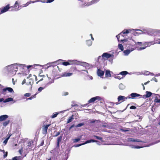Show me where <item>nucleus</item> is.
Returning <instances> with one entry per match:
<instances>
[{
	"mask_svg": "<svg viewBox=\"0 0 160 160\" xmlns=\"http://www.w3.org/2000/svg\"><path fill=\"white\" fill-rule=\"evenodd\" d=\"M26 66L25 64L18 63L13 64L4 67L2 70L3 73H7L10 75H15L18 69V67H23Z\"/></svg>",
	"mask_w": 160,
	"mask_h": 160,
	"instance_id": "obj_1",
	"label": "nucleus"
},
{
	"mask_svg": "<svg viewBox=\"0 0 160 160\" xmlns=\"http://www.w3.org/2000/svg\"><path fill=\"white\" fill-rule=\"evenodd\" d=\"M130 96H131V97H130L129 96L128 97V98H132V99H134V98H136V97H142V96L140 95L139 94H138V93H137L135 92H133L131 93Z\"/></svg>",
	"mask_w": 160,
	"mask_h": 160,
	"instance_id": "obj_2",
	"label": "nucleus"
},
{
	"mask_svg": "<svg viewBox=\"0 0 160 160\" xmlns=\"http://www.w3.org/2000/svg\"><path fill=\"white\" fill-rule=\"evenodd\" d=\"M11 7H10L9 4L7 5L6 6L1 9L0 14L6 12Z\"/></svg>",
	"mask_w": 160,
	"mask_h": 160,
	"instance_id": "obj_3",
	"label": "nucleus"
},
{
	"mask_svg": "<svg viewBox=\"0 0 160 160\" xmlns=\"http://www.w3.org/2000/svg\"><path fill=\"white\" fill-rule=\"evenodd\" d=\"M50 124L46 125H43L42 127V132L43 134H46L47 133V130Z\"/></svg>",
	"mask_w": 160,
	"mask_h": 160,
	"instance_id": "obj_4",
	"label": "nucleus"
},
{
	"mask_svg": "<svg viewBox=\"0 0 160 160\" xmlns=\"http://www.w3.org/2000/svg\"><path fill=\"white\" fill-rule=\"evenodd\" d=\"M101 100V98L99 96H96L91 98L88 101L89 103L93 102H94L96 100Z\"/></svg>",
	"mask_w": 160,
	"mask_h": 160,
	"instance_id": "obj_5",
	"label": "nucleus"
},
{
	"mask_svg": "<svg viewBox=\"0 0 160 160\" xmlns=\"http://www.w3.org/2000/svg\"><path fill=\"white\" fill-rule=\"evenodd\" d=\"M79 65L84 67L86 69H88L90 68V65L85 62H80Z\"/></svg>",
	"mask_w": 160,
	"mask_h": 160,
	"instance_id": "obj_6",
	"label": "nucleus"
},
{
	"mask_svg": "<svg viewBox=\"0 0 160 160\" xmlns=\"http://www.w3.org/2000/svg\"><path fill=\"white\" fill-rule=\"evenodd\" d=\"M68 61L69 62V65L72 64H74L75 65H79L80 64V61H78L77 60H68Z\"/></svg>",
	"mask_w": 160,
	"mask_h": 160,
	"instance_id": "obj_7",
	"label": "nucleus"
},
{
	"mask_svg": "<svg viewBox=\"0 0 160 160\" xmlns=\"http://www.w3.org/2000/svg\"><path fill=\"white\" fill-rule=\"evenodd\" d=\"M102 56L103 58H105L107 59H108L111 57H113L114 55L107 52H104L103 53Z\"/></svg>",
	"mask_w": 160,
	"mask_h": 160,
	"instance_id": "obj_8",
	"label": "nucleus"
},
{
	"mask_svg": "<svg viewBox=\"0 0 160 160\" xmlns=\"http://www.w3.org/2000/svg\"><path fill=\"white\" fill-rule=\"evenodd\" d=\"M156 32L155 29L148 28L147 34L149 35H152Z\"/></svg>",
	"mask_w": 160,
	"mask_h": 160,
	"instance_id": "obj_9",
	"label": "nucleus"
},
{
	"mask_svg": "<svg viewBox=\"0 0 160 160\" xmlns=\"http://www.w3.org/2000/svg\"><path fill=\"white\" fill-rule=\"evenodd\" d=\"M126 140L128 142H141L142 141L139 139H135L133 138H127Z\"/></svg>",
	"mask_w": 160,
	"mask_h": 160,
	"instance_id": "obj_10",
	"label": "nucleus"
},
{
	"mask_svg": "<svg viewBox=\"0 0 160 160\" xmlns=\"http://www.w3.org/2000/svg\"><path fill=\"white\" fill-rule=\"evenodd\" d=\"M104 72L101 70L100 69H98L97 72V74L98 76L101 77L103 76L104 74Z\"/></svg>",
	"mask_w": 160,
	"mask_h": 160,
	"instance_id": "obj_11",
	"label": "nucleus"
},
{
	"mask_svg": "<svg viewBox=\"0 0 160 160\" xmlns=\"http://www.w3.org/2000/svg\"><path fill=\"white\" fill-rule=\"evenodd\" d=\"M134 50V49L133 48H131L130 49H128L127 50H124L123 51V53H124V55L125 56H128L130 53V52L133 51Z\"/></svg>",
	"mask_w": 160,
	"mask_h": 160,
	"instance_id": "obj_12",
	"label": "nucleus"
},
{
	"mask_svg": "<svg viewBox=\"0 0 160 160\" xmlns=\"http://www.w3.org/2000/svg\"><path fill=\"white\" fill-rule=\"evenodd\" d=\"M8 117L7 115H3L0 116V122H2L6 120Z\"/></svg>",
	"mask_w": 160,
	"mask_h": 160,
	"instance_id": "obj_13",
	"label": "nucleus"
},
{
	"mask_svg": "<svg viewBox=\"0 0 160 160\" xmlns=\"http://www.w3.org/2000/svg\"><path fill=\"white\" fill-rule=\"evenodd\" d=\"M146 94L142 96L143 98H148L150 97L152 94L151 92L149 91H146Z\"/></svg>",
	"mask_w": 160,
	"mask_h": 160,
	"instance_id": "obj_14",
	"label": "nucleus"
},
{
	"mask_svg": "<svg viewBox=\"0 0 160 160\" xmlns=\"http://www.w3.org/2000/svg\"><path fill=\"white\" fill-rule=\"evenodd\" d=\"M7 90L10 92H14V91L12 88L10 87L2 89V91L3 92H5Z\"/></svg>",
	"mask_w": 160,
	"mask_h": 160,
	"instance_id": "obj_15",
	"label": "nucleus"
},
{
	"mask_svg": "<svg viewBox=\"0 0 160 160\" xmlns=\"http://www.w3.org/2000/svg\"><path fill=\"white\" fill-rule=\"evenodd\" d=\"M99 0H93L90 2H88L87 4L85 5V6H88L92 4L97 3L99 1Z\"/></svg>",
	"mask_w": 160,
	"mask_h": 160,
	"instance_id": "obj_16",
	"label": "nucleus"
},
{
	"mask_svg": "<svg viewBox=\"0 0 160 160\" xmlns=\"http://www.w3.org/2000/svg\"><path fill=\"white\" fill-rule=\"evenodd\" d=\"M128 98V97H126L124 96L120 95L118 97V101L119 102L121 101L127 99Z\"/></svg>",
	"mask_w": 160,
	"mask_h": 160,
	"instance_id": "obj_17",
	"label": "nucleus"
},
{
	"mask_svg": "<svg viewBox=\"0 0 160 160\" xmlns=\"http://www.w3.org/2000/svg\"><path fill=\"white\" fill-rule=\"evenodd\" d=\"M132 30L135 31V29H129L127 30H123L121 32V33H122L123 34H127L129 33V32H131Z\"/></svg>",
	"mask_w": 160,
	"mask_h": 160,
	"instance_id": "obj_18",
	"label": "nucleus"
},
{
	"mask_svg": "<svg viewBox=\"0 0 160 160\" xmlns=\"http://www.w3.org/2000/svg\"><path fill=\"white\" fill-rule=\"evenodd\" d=\"M33 81L31 78L29 79L28 82H27L26 84L28 85H30L31 86V88H32V85L33 84Z\"/></svg>",
	"mask_w": 160,
	"mask_h": 160,
	"instance_id": "obj_19",
	"label": "nucleus"
},
{
	"mask_svg": "<svg viewBox=\"0 0 160 160\" xmlns=\"http://www.w3.org/2000/svg\"><path fill=\"white\" fill-rule=\"evenodd\" d=\"M131 129L129 128H123L120 129V131L122 132H126L130 131Z\"/></svg>",
	"mask_w": 160,
	"mask_h": 160,
	"instance_id": "obj_20",
	"label": "nucleus"
},
{
	"mask_svg": "<svg viewBox=\"0 0 160 160\" xmlns=\"http://www.w3.org/2000/svg\"><path fill=\"white\" fill-rule=\"evenodd\" d=\"M98 142L96 140H93V139H90V140H88L87 141H85L84 143H83V144H84V145L86 144L91 143L92 142Z\"/></svg>",
	"mask_w": 160,
	"mask_h": 160,
	"instance_id": "obj_21",
	"label": "nucleus"
},
{
	"mask_svg": "<svg viewBox=\"0 0 160 160\" xmlns=\"http://www.w3.org/2000/svg\"><path fill=\"white\" fill-rule=\"evenodd\" d=\"M154 44V42H145L144 43V45L146 46V47L150 46L151 45H153Z\"/></svg>",
	"mask_w": 160,
	"mask_h": 160,
	"instance_id": "obj_22",
	"label": "nucleus"
},
{
	"mask_svg": "<svg viewBox=\"0 0 160 160\" xmlns=\"http://www.w3.org/2000/svg\"><path fill=\"white\" fill-rule=\"evenodd\" d=\"M13 101V98H8L6 99L4 101H3V102L6 103Z\"/></svg>",
	"mask_w": 160,
	"mask_h": 160,
	"instance_id": "obj_23",
	"label": "nucleus"
},
{
	"mask_svg": "<svg viewBox=\"0 0 160 160\" xmlns=\"http://www.w3.org/2000/svg\"><path fill=\"white\" fill-rule=\"evenodd\" d=\"M118 87L120 90H123L125 88V86L122 83H121L119 85Z\"/></svg>",
	"mask_w": 160,
	"mask_h": 160,
	"instance_id": "obj_24",
	"label": "nucleus"
},
{
	"mask_svg": "<svg viewBox=\"0 0 160 160\" xmlns=\"http://www.w3.org/2000/svg\"><path fill=\"white\" fill-rule=\"evenodd\" d=\"M72 74V73L65 72L63 74L62 76L63 77H69L71 76Z\"/></svg>",
	"mask_w": 160,
	"mask_h": 160,
	"instance_id": "obj_25",
	"label": "nucleus"
},
{
	"mask_svg": "<svg viewBox=\"0 0 160 160\" xmlns=\"http://www.w3.org/2000/svg\"><path fill=\"white\" fill-rule=\"evenodd\" d=\"M86 42L87 45L89 47L91 46L92 44V42L90 40H86Z\"/></svg>",
	"mask_w": 160,
	"mask_h": 160,
	"instance_id": "obj_26",
	"label": "nucleus"
},
{
	"mask_svg": "<svg viewBox=\"0 0 160 160\" xmlns=\"http://www.w3.org/2000/svg\"><path fill=\"white\" fill-rule=\"evenodd\" d=\"M105 75L106 76L110 77L111 74H110V71L109 70H106L105 72Z\"/></svg>",
	"mask_w": 160,
	"mask_h": 160,
	"instance_id": "obj_27",
	"label": "nucleus"
},
{
	"mask_svg": "<svg viewBox=\"0 0 160 160\" xmlns=\"http://www.w3.org/2000/svg\"><path fill=\"white\" fill-rule=\"evenodd\" d=\"M129 74V73L126 71H123L120 72L119 74L122 76H125L126 75Z\"/></svg>",
	"mask_w": 160,
	"mask_h": 160,
	"instance_id": "obj_28",
	"label": "nucleus"
},
{
	"mask_svg": "<svg viewBox=\"0 0 160 160\" xmlns=\"http://www.w3.org/2000/svg\"><path fill=\"white\" fill-rule=\"evenodd\" d=\"M73 115H72L71 116L69 117L68 119V120L67 121V123H69L71 122L72 120L73 119Z\"/></svg>",
	"mask_w": 160,
	"mask_h": 160,
	"instance_id": "obj_29",
	"label": "nucleus"
},
{
	"mask_svg": "<svg viewBox=\"0 0 160 160\" xmlns=\"http://www.w3.org/2000/svg\"><path fill=\"white\" fill-rule=\"evenodd\" d=\"M10 122V120L5 121L3 123V125L4 127H6L9 123Z\"/></svg>",
	"mask_w": 160,
	"mask_h": 160,
	"instance_id": "obj_30",
	"label": "nucleus"
},
{
	"mask_svg": "<svg viewBox=\"0 0 160 160\" xmlns=\"http://www.w3.org/2000/svg\"><path fill=\"white\" fill-rule=\"evenodd\" d=\"M135 31H140L141 32L139 33L140 34H146L147 33V32H143L142 30L139 29H135Z\"/></svg>",
	"mask_w": 160,
	"mask_h": 160,
	"instance_id": "obj_31",
	"label": "nucleus"
},
{
	"mask_svg": "<svg viewBox=\"0 0 160 160\" xmlns=\"http://www.w3.org/2000/svg\"><path fill=\"white\" fill-rule=\"evenodd\" d=\"M82 136H80V138H75L74 139H73V141L74 142H78L79 141L81 138Z\"/></svg>",
	"mask_w": 160,
	"mask_h": 160,
	"instance_id": "obj_32",
	"label": "nucleus"
},
{
	"mask_svg": "<svg viewBox=\"0 0 160 160\" xmlns=\"http://www.w3.org/2000/svg\"><path fill=\"white\" fill-rule=\"evenodd\" d=\"M118 48L121 51H122L123 50V47L122 44H119L118 45Z\"/></svg>",
	"mask_w": 160,
	"mask_h": 160,
	"instance_id": "obj_33",
	"label": "nucleus"
},
{
	"mask_svg": "<svg viewBox=\"0 0 160 160\" xmlns=\"http://www.w3.org/2000/svg\"><path fill=\"white\" fill-rule=\"evenodd\" d=\"M84 125V122H82L77 124L75 126V127L76 128L80 127Z\"/></svg>",
	"mask_w": 160,
	"mask_h": 160,
	"instance_id": "obj_34",
	"label": "nucleus"
},
{
	"mask_svg": "<svg viewBox=\"0 0 160 160\" xmlns=\"http://www.w3.org/2000/svg\"><path fill=\"white\" fill-rule=\"evenodd\" d=\"M120 75L119 74L117 75V76H115L114 77V78L116 79H121L123 78V77H121L119 75Z\"/></svg>",
	"mask_w": 160,
	"mask_h": 160,
	"instance_id": "obj_35",
	"label": "nucleus"
},
{
	"mask_svg": "<svg viewBox=\"0 0 160 160\" xmlns=\"http://www.w3.org/2000/svg\"><path fill=\"white\" fill-rule=\"evenodd\" d=\"M62 64L63 65L65 66H67V65H69V62L68 61L67 62H64L62 63Z\"/></svg>",
	"mask_w": 160,
	"mask_h": 160,
	"instance_id": "obj_36",
	"label": "nucleus"
},
{
	"mask_svg": "<svg viewBox=\"0 0 160 160\" xmlns=\"http://www.w3.org/2000/svg\"><path fill=\"white\" fill-rule=\"evenodd\" d=\"M58 113L56 112L55 113H53V114L51 116V118H56L57 116L58 115Z\"/></svg>",
	"mask_w": 160,
	"mask_h": 160,
	"instance_id": "obj_37",
	"label": "nucleus"
},
{
	"mask_svg": "<svg viewBox=\"0 0 160 160\" xmlns=\"http://www.w3.org/2000/svg\"><path fill=\"white\" fill-rule=\"evenodd\" d=\"M62 134L61 136H60L59 137H58V138L57 141L58 142H60L61 141L62 138Z\"/></svg>",
	"mask_w": 160,
	"mask_h": 160,
	"instance_id": "obj_38",
	"label": "nucleus"
},
{
	"mask_svg": "<svg viewBox=\"0 0 160 160\" xmlns=\"http://www.w3.org/2000/svg\"><path fill=\"white\" fill-rule=\"evenodd\" d=\"M142 74L146 75H148L150 74V72L147 71H145L144 72L142 73Z\"/></svg>",
	"mask_w": 160,
	"mask_h": 160,
	"instance_id": "obj_39",
	"label": "nucleus"
},
{
	"mask_svg": "<svg viewBox=\"0 0 160 160\" xmlns=\"http://www.w3.org/2000/svg\"><path fill=\"white\" fill-rule=\"evenodd\" d=\"M94 137L102 141V138L101 137H100L94 135Z\"/></svg>",
	"mask_w": 160,
	"mask_h": 160,
	"instance_id": "obj_40",
	"label": "nucleus"
},
{
	"mask_svg": "<svg viewBox=\"0 0 160 160\" xmlns=\"http://www.w3.org/2000/svg\"><path fill=\"white\" fill-rule=\"evenodd\" d=\"M20 158V157L16 156L13 158L12 159V160H19Z\"/></svg>",
	"mask_w": 160,
	"mask_h": 160,
	"instance_id": "obj_41",
	"label": "nucleus"
},
{
	"mask_svg": "<svg viewBox=\"0 0 160 160\" xmlns=\"http://www.w3.org/2000/svg\"><path fill=\"white\" fill-rule=\"evenodd\" d=\"M44 88V87H39L38 89V91L39 92H41L42 90H43Z\"/></svg>",
	"mask_w": 160,
	"mask_h": 160,
	"instance_id": "obj_42",
	"label": "nucleus"
},
{
	"mask_svg": "<svg viewBox=\"0 0 160 160\" xmlns=\"http://www.w3.org/2000/svg\"><path fill=\"white\" fill-rule=\"evenodd\" d=\"M89 123H94L96 122H98V120H93L92 121H89Z\"/></svg>",
	"mask_w": 160,
	"mask_h": 160,
	"instance_id": "obj_43",
	"label": "nucleus"
},
{
	"mask_svg": "<svg viewBox=\"0 0 160 160\" xmlns=\"http://www.w3.org/2000/svg\"><path fill=\"white\" fill-rule=\"evenodd\" d=\"M84 145L83 143H81V144H77L76 145H74V146L75 147H79V146H80L82 145Z\"/></svg>",
	"mask_w": 160,
	"mask_h": 160,
	"instance_id": "obj_44",
	"label": "nucleus"
},
{
	"mask_svg": "<svg viewBox=\"0 0 160 160\" xmlns=\"http://www.w3.org/2000/svg\"><path fill=\"white\" fill-rule=\"evenodd\" d=\"M31 95V94L30 93H27L24 94V96L25 97H29Z\"/></svg>",
	"mask_w": 160,
	"mask_h": 160,
	"instance_id": "obj_45",
	"label": "nucleus"
},
{
	"mask_svg": "<svg viewBox=\"0 0 160 160\" xmlns=\"http://www.w3.org/2000/svg\"><path fill=\"white\" fill-rule=\"evenodd\" d=\"M142 30H142L143 31V32H147H147H148V28H141Z\"/></svg>",
	"mask_w": 160,
	"mask_h": 160,
	"instance_id": "obj_46",
	"label": "nucleus"
},
{
	"mask_svg": "<svg viewBox=\"0 0 160 160\" xmlns=\"http://www.w3.org/2000/svg\"><path fill=\"white\" fill-rule=\"evenodd\" d=\"M56 132V134L53 135V136L54 137H57L60 134V132Z\"/></svg>",
	"mask_w": 160,
	"mask_h": 160,
	"instance_id": "obj_47",
	"label": "nucleus"
},
{
	"mask_svg": "<svg viewBox=\"0 0 160 160\" xmlns=\"http://www.w3.org/2000/svg\"><path fill=\"white\" fill-rule=\"evenodd\" d=\"M131 109H135L136 108V107L135 106H132L130 107Z\"/></svg>",
	"mask_w": 160,
	"mask_h": 160,
	"instance_id": "obj_48",
	"label": "nucleus"
},
{
	"mask_svg": "<svg viewBox=\"0 0 160 160\" xmlns=\"http://www.w3.org/2000/svg\"><path fill=\"white\" fill-rule=\"evenodd\" d=\"M8 141V140L6 138L3 142V143L5 145H6Z\"/></svg>",
	"mask_w": 160,
	"mask_h": 160,
	"instance_id": "obj_49",
	"label": "nucleus"
},
{
	"mask_svg": "<svg viewBox=\"0 0 160 160\" xmlns=\"http://www.w3.org/2000/svg\"><path fill=\"white\" fill-rule=\"evenodd\" d=\"M127 41H128V40L127 39L121 40V42H123L124 43L125 42H127Z\"/></svg>",
	"mask_w": 160,
	"mask_h": 160,
	"instance_id": "obj_50",
	"label": "nucleus"
},
{
	"mask_svg": "<svg viewBox=\"0 0 160 160\" xmlns=\"http://www.w3.org/2000/svg\"><path fill=\"white\" fill-rule=\"evenodd\" d=\"M8 152H5V153L3 155V158H6L7 156V155H8Z\"/></svg>",
	"mask_w": 160,
	"mask_h": 160,
	"instance_id": "obj_51",
	"label": "nucleus"
},
{
	"mask_svg": "<svg viewBox=\"0 0 160 160\" xmlns=\"http://www.w3.org/2000/svg\"><path fill=\"white\" fill-rule=\"evenodd\" d=\"M146 48V46H145V47H140L138 49V50H143V49H145Z\"/></svg>",
	"mask_w": 160,
	"mask_h": 160,
	"instance_id": "obj_52",
	"label": "nucleus"
},
{
	"mask_svg": "<svg viewBox=\"0 0 160 160\" xmlns=\"http://www.w3.org/2000/svg\"><path fill=\"white\" fill-rule=\"evenodd\" d=\"M135 44L139 45H141L142 44V42H135Z\"/></svg>",
	"mask_w": 160,
	"mask_h": 160,
	"instance_id": "obj_53",
	"label": "nucleus"
},
{
	"mask_svg": "<svg viewBox=\"0 0 160 160\" xmlns=\"http://www.w3.org/2000/svg\"><path fill=\"white\" fill-rule=\"evenodd\" d=\"M132 73V74H136V75H138L142 74L140 72H134Z\"/></svg>",
	"mask_w": 160,
	"mask_h": 160,
	"instance_id": "obj_54",
	"label": "nucleus"
},
{
	"mask_svg": "<svg viewBox=\"0 0 160 160\" xmlns=\"http://www.w3.org/2000/svg\"><path fill=\"white\" fill-rule=\"evenodd\" d=\"M29 4H30V3L29 2H27L25 4L23 5V7H26V6H28Z\"/></svg>",
	"mask_w": 160,
	"mask_h": 160,
	"instance_id": "obj_55",
	"label": "nucleus"
},
{
	"mask_svg": "<svg viewBox=\"0 0 160 160\" xmlns=\"http://www.w3.org/2000/svg\"><path fill=\"white\" fill-rule=\"evenodd\" d=\"M121 33H120L119 34H118V35H117V36H116V38H117V39H118V41H119V38H120V36H119V35H120V34H121Z\"/></svg>",
	"mask_w": 160,
	"mask_h": 160,
	"instance_id": "obj_56",
	"label": "nucleus"
},
{
	"mask_svg": "<svg viewBox=\"0 0 160 160\" xmlns=\"http://www.w3.org/2000/svg\"><path fill=\"white\" fill-rule=\"evenodd\" d=\"M151 80H154L155 81V82H158V80H157L156 79V78H152V79Z\"/></svg>",
	"mask_w": 160,
	"mask_h": 160,
	"instance_id": "obj_57",
	"label": "nucleus"
},
{
	"mask_svg": "<svg viewBox=\"0 0 160 160\" xmlns=\"http://www.w3.org/2000/svg\"><path fill=\"white\" fill-rule=\"evenodd\" d=\"M54 1V0H47V3H51L52 2Z\"/></svg>",
	"mask_w": 160,
	"mask_h": 160,
	"instance_id": "obj_58",
	"label": "nucleus"
},
{
	"mask_svg": "<svg viewBox=\"0 0 160 160\" xmlns=\"http://www.w3.org/2000/svg\"><path fill=\"white\" fill-rule=\"evenodd\" d=\"M26 82V79H24L22 81V85H23L24 84H25V83Z\"/></svg>",
	"mask_w": 160,
	"mask_h": 160,
	"instance_id": "obj_59",
	"label": "nucleus"
},
{
	"mask_svg": "<svg viewBox=\"0 0 160 160\" xmlns=\"http://www.w3.org/2000/svg\"><path fill=\"white\" fill-rule=\"evenodd\" d=\"M39 1H40L39 0H36V1H32V3H34V2H38Z\"/></svg>",
	"mask_w": 160,
	"mask_h": 160,
	"instance_id": "obj_60",
	"label": "nucleus"
},
{
	"mask_svg": "<svg viewBox=\"0 0 160 160\" xmlns=\"http://www.w3.org/2000/svg\"><path fill=\"white\" fill-rule=\"evenodd\" d=\"M36 93L34 95H32L31 97L32 98H32H36V95L37 94V93Z\"/></svg>",
	"mask_w": 160,
	"mask_h": 160,
	"instance_id": "obj_61",
	"label": "nucleus"
},
{
	"mask_svg": "<svg viewBox=\"0 0 160 160\" xmlns=\"http://www.w3.org/2000/svg\"><path fill=\"white\" fill-rule=\"evenodd\" d=\"M19 10V9H17V8H14V9H11V11H18V10Z\"/></svg>",
	"mask_w": 160,
	"mask_h": 160,
	"instance_id": "obj_62",
	"label": "nucleus"
},
{
	"mask_svg": "<svg viewBox=\"0 0 160 160\" xmlns=\"http://www.w3.org/2000/svg\"><path fill=\"white\" fill-rule=\"evenodd\" d=\"M74 127V125L73 124L72 125H71L69 128V130H70L73 127Z\"/></svg>",
	"mask_w": 160,
	"mask_h": 160,
	"instance_id": "obj_63",
	"label": "nucleus"
},
{
	"mask_svg": "<svg viewBox=\"0 0 160 160\" xmlns=\"http://www.w3.org/2000/svg\"><path fill=\"white\" fill-rule=\"evenodd\" d=\"M22 149H20L19 150V153L21 154H22Z\"/></svg>",
	"mask_w": 160,
	"mask_h": 160,
	"instance_id": "obj_64",
	"label": "nucleus"
}]
</instances>
